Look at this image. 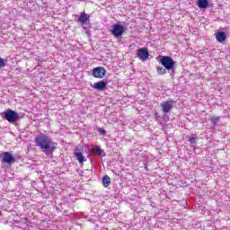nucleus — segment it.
<instances>
[{
	"label": "nucleus",
	"instance_id": "2eb2a0df",
	"mask_svg": "<svg viewBox=\"0 0 230 230\" xmlns=\"http://www.w3.org/2000/svg\"><path fill=\"white\" fill-rule=\"evenodd\" d=\"M97 155H100L101 157H105V151L103 149L100 148V146H96L94 147Z\"/></svg>",
	"mask_w": 230,
	"mask_h": 230
},
{
	"label": "nucleus",
	"instance_id": "6ab92c4d",
	"mask_svg": "<svg viewBox=\"0 0 230 230\" xmlns=\"http://www.w3.org/2000/svg\"><path fill=\"white\" fill-rule=\"evenodd\" d=\"M6 66V63H4V59L0 58V69H3Z\"/></svg>",
	"mask_w": 230,
	"mask_h": 230
},
{
	"label": "nucleus",
	"instance_id": "f8f14e48",
	"mask_svg": "<svg viewBox=\"0 0 230 230\" xmlns=\"http://www.w3.org/2000/svg\"><path fill=\"white\" fill-rule=\"evenodd\" d=\"M216 39L217 42H224L226 41V39H227V35L224 31H219L216 33Z\"/></svg>",
	"mask_w": 230,
	"mask_h": 230
},
{
	"label": "nucleus",
	"instance_id": "ddd939ff",
	"mask_svg": "<svg viewBox=\"0 0 230 230\" xmlns=\"http://www.w3.org/2000/svg\"><path fill=\"white\" fill-rule=\"evenodd\" d=\"M209 2L208 0H198L199 8H208Z\"/></svg>",
	"mask_w": 230,
	"mask_h": 230
},
{
	"label": "nucleus",
	"instance_id": "7ed1b4c3",
	"mask_svg": "<svg viewBox=\"0 0 230 230\" xmlns=\"http://www.w3.org/2000/svg\"><path fill=\"white\" fill-rule=\"evenodd\" d=\"M2 118L9 123H15L19 119V113L13 110H7L2 113Z\"/></svg>",
	"mask_w": 230,
	"mask_h": 230
},
{
	"label": "nucleus",
	"instance_id": "a211bd4d",
	"mask_svg": "<svg viewBox=\"0 0 230 230\" xmlns=\"http://www.w3.org/2000/svg\"><path fill=\"white\" fill-rule=\"evenodd\" d=\"M218 121H220V118L219 117H213L212 118L213 125H217V123H218Z\"/></svg>",
	"mask_w": 230,
	"mask_h": 230
},
{
	"label": "nucleus",
	"instance_id": "4468645a",
	"mask_svg": "<svg viewBox=\"0 0 230 230\" xmlns=\"http://www.w3.org/2000/svg\"><path fill=\"white\" fill-rule=\"evenodd\" d=\"M102 184L104 188H109L111 184V177H109V175H105L102 177Z\"/></svg>",
	"mask_w": 230,
	"mask_h": 230
},
{
	"label": "nucleus",
	"instance_id": "9b49d317",
	"mask_svg": "<svg viewBox=\"0 0 230 230\" xmlns=\"http://www.w3.org/2000/svg\"><path fill=\"white\" fill-rule=\"evenodd\" d=\"M93 88L97 91H104L107 88V82L99 81L93 85Z\"/></svg>",
	"mask_w": 230,
	"mask_h": 230
},
{
	"label": "nucleus",
	"instance_id": "f03ea898",
	"mask_svg": "<svg viewBox=\"0 0 230 230\" xmlns=\"http://www.w3.org/2000/svg\"><path fill=\"white\" fill-rule=\"evenodd\" d=\"M158 61L167 71H172L173 67H175V61H173V58L168 56H162L158 58Z\"/></svg>",
	"mask_w": 230,
	"mask_h": 230
},
{
	"label": "nucleus",
	"instance_id": "f3484780",
	"mask_svg": "<svg viewBox=\"0 0 230 230\" xmlns=\"http://www.w3.org/2000/svg\"><path fill=\"white\" fill-rule=\"evenodd\" d=\"M189 141L191 143V145H195V143H197V135H192L190 137Z\"/></svg>",
	"mask_w": 230,
	"mask_h": 230
},
{
	"label": "nucleus",
	"instance_id": "0eeeda50",
	"mask_svg": "<svg viewBox=\"0 0 230 230\" xmlns=\"http://www.w3.org/2000/svg\"><path fill=\"white\" fill-rule=\"evenodd\" d=\"M175 102L172 100H168L161 103L162 111L164 114H168L172 109H173V104Z\"/></svg>",
	"mask_w": 230,
	"mask_h": 230
},
{
	"label": "nucleus",
	"instance_id": "423d86ee",
	"mask_svg": "<svg viewBox=\"0 0 230 230\" xmlns=\"http://www.w3.org/2000/svg\"><path fill=\"white\" fill-rule=\"evenodd\" d=\"M107 73V70L103 66H98L93 68L92 75L94 78H103Z\"/></svg>",
	"mask_w": 230,
	"mask_h": 230
},
{
	"label": "nucleus",
	"instance_id": "20e7f679",
	"mask_svg": "<svg viewBox=\"0 0 230 230\" xmlns=\"http://www.w3.org/2000/svg\"><path fill=\"white\" fill-rule=\"evenodd\" d=\"M111 28V35H113L115 39H121V37H123V33H125V25L115 23Z\"/></svg>",
	"mask_w": 230,
	"mask_h": 230
},
{
	"label": "nucleus",
	"instance_id": "6e6552de",
	"mask_svg": "<svg viewBox=\"0 0 230 230\" xmlns=\"http://www.w3.org/2000/svg\"><path fill=\"white\" fill-rule=\"evenodd\" d=\"M3 157L2 161L3 163H6L7 164H12V163H15V158L10 152H4L2 155H0V157Z\"/></svg>",
	"mask_w": 230,
	"mask_h": 230
},
{
	"label": "nucleus",
	"instance_id": "aec40b11",
	"mask_svg": "<svg viewBox=\"0 0 230 230\" xmlns=\"http://www.w3.org/2000/svg\"><path fill=\"white\" fill-rule=\"evenodd\" d=\"M99 132H100V134H102V136H104V134H105V129L100 128V129H99Z\"/></svg>",
	"mask_w": 230,
	"mask_h": 230
},
{
	"label": "nucleus",
	"instance_id": "dca6fc26",
	"mask_svg": "<svg viewBox=\"0 0 230 230\" xmlns=\"http://www.w3.org/2000/svg\"><path fill=\"white\" fill-rule=\"evenodd\" d=\"M156 71L159 75H166V68L163 66H157Z\"/></svg>",
	"mask_w": 230,
	"mask_h": 230
},
{
	"label": "nucleus",
	"instance_id": "f257e3e1",
	"mask_svg": "<svg viewBox=\"0 0 230 230\" xmlns=\"http://www.w3.org/2000/svg\"><path fill=\"white\" fill-rule=\"evenodd\" d=\"M34 143L47 155L51 157L57 149V144L48 135L40 134L34 138Z\"/></svg>",
	"mask_w": 230,
	"mask_h": 230
},
{
	"label": "nucleus",
	"instance_id": "1a4fd4ad",
	"mask_svg": "<svg viewBox=\"0 0 230 230\" xmlns=\"http://www.w3.org/2000/svg\"><path fill=\"white\" fill-rule=\"evenodd\" d=\"M78 22L81 23L82 28H84L85 30V26H87V24H89V14L85 13H82L78 19H77Z\"/></svg>",
	"mask_w": 230,
	"mask_h": 230
},
{
	"label": "nucleus",
	"instance_id": "9d476101",
	"mask_svg": "<svg viewBox=\"0 0 230 230\" xmlns=\"http://www.w3.org/2000/svg\"><path fill=\"white\" fill-rule=\"evenodd\" d=\"M75 157L77 159L78 163L80 164H84L85 161V156H84V154H82V151L80 149H75Z\"/></svg>",
	"mask_w": 230,
	"mask_h": 230
},
{
	"label": "nucleus",
	"instance_id": "39448f33",
	"mask_svg": "<svg viewBox=\"0 0 230 230\" xmlns=\"http://www.w3.org/2000/svg\"><path fill=\"white\" fill-rule=\"evenodd\" d=\"M137 56L142 62H146L148 57H150V53H148V49L142 48L137 50Z\"/></svg>",
	"mask_w": 230,
	"mask_h": 230
}]
</instances>
